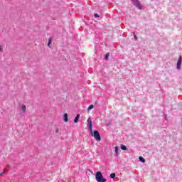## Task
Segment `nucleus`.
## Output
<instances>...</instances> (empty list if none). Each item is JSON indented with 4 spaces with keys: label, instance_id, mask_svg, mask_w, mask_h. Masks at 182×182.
Segmentation results:
<instances>
[{
    "label": "nucleus",
    "instance_id": "19",
    "mask_svg": "<svg viewBox=\"0 0 182 182\" xmlns=\"http://www.w3.org/2000/svg\"><path fill=\"white\" fill-rule=\"evenodd\" d=\"M105 59H106V60L109 59V53H107V54L105 55Z\"/></svg>",
    "mask_w": 182,
    "mask_h": 182
},
{
    "label": "nucleus",
    "instance_id": "10",
    "mask_svg": "<svg viewBox=\"0 0 182 182\" xmlns=\"http://www.w3.org/2000/svg\"><path fill=\"white\" fill-rule=\"evenodd\" d=\"M87 122L88 123V126H92V119H90V118H88Z\"/></svg>",
    "mask_w": 182,
    "mask_h": 182
},
{
    "label": "nucleus",
    "instance_id": "16",
    "mask_svg": "<svg viewBox=\"0 0 182 182\" xmlns=\"http://www.w3.org/2000/svg\"><path fill=\"white\" fill-rule=\"evenodd\" d=\"M0 52H4V47L0 45Z\"/></svg>",
    "mask_w": 182,
    "mask_h": 182
},
{
    "label": "nucleus",
    "instance_id": "13",
    "mask_svg": "<svg viewBox=\"0 0 182 182\" xmlns=\"http://www.w3.org/2000/svg\"><path fill=\"white\" fill-rule=\"evenodd\" d=\"M50 43H52V39L49 38L48 39V46H50Z\"/></svg>",
    "mask_w": 182,
    "mask_h": 182
},
{
    "label": "nucleus",
    "instance_id": "14",
    "mask_svg": "<svg viewBox=\"0 0 182 182\" xmlns=\"http://www.w3.org/2000/svg\"><path fill=\"white\" fill-rule=\"evenodd\" d=\"M93 107H95V106L93 105H90L88 107V110H92V109H93Z\"/></svg>",
    "mask_w": 182,
    "mask_h": 182
},
{
    "label": "nucleus",
    "instance_id": "1",
    "mask_svg": "<svg viewBox=\"0 0 182 182\" xmlns=\"http://www.w3.org/2000/svg\"><path fill=\"white\" fill-rule=\"evenodd\" d=\"M95 178L97 182H106V178L103 177L102 172L97 171L95 173Z\"/></svg>",
    "mask_w": 182,
    "mask_h": 182
},
{
    "label": "nucleus",
    "instance_id": "20",
    "mask_svg": "<svg viewBox=\"0 0 182 182\" xmlns=\"http://www.w3.org/2000/svg\"><path fill=\"white\" fill-rule=\"evenodd\" d=\"M55 133H59V129H57L55 130Z\"/></svg>",
    "mask_w": 182,
    "mask_h": 182
},
{
    "label": "nucleus",
    "instance_id": "12",
    "mask_svg": "<svg viewBox=\"0 0 182 182\" xmlns=\"http://www.w3.org/2000/svg\"><path fill=\"white\" fill-rule=\"evenodd\" d=\"M121 149H122V150H127V147L126 146H124V145H122L121 146Z\"/></svg>",
    "mask_w": 182,
    "mask_h": 182
},
{
    "label": "nucleus",
    "instance_id": "9",
    "mask_svg": "<svg viewBox=\"0 0 182 182\" xmlns=\"http://www.w3.org/2000/svg\"><path fill=\"white\" fill-rule=\"evenodd\" d=\"M139 161H141V163H146V159H144V158H143L142 156H139Z\"/></svg>",
    "mask_w": 182,
    "mask_h": 182
},
{
    "label": "nucleus",
    "instance_id": "3",
    "mask_svg": "<svg viewBox=\"0 0 182 182\" xmlns=\"http://www.w3.org/2000/svg\"><path fill=\"white\" fill-rule=\"evenodd\" d=\"M133 4L135 6H136L137 8H141V6L140 5V2H139V0H135L133 1Z\"/></svg>",
    "mask_w": 182,
    "mask_h": 182
},
{
    "label": "nucleus",
    "instance_id": "7",
    "mask_svg": "<svg viewBox=\"0 0 182 182\" xmlns=\"http://www.w3.org/2000/svg\"><path fill=\"white\" fill-rule=\"evenodd\" d=\"M68 114L67 113H65V114H64V122H65V123H68Z\"/></svg>",
    "mask_w": 182,
    "mask_h": 182
},
{
    "label": "nucleus",
    "instance_id": "17",
    "mask_svg": "<svg viewBox=\"0 0 182 182\" xmlns=\"http://www.w3.org/2000/svg\"><path fill=\"white\" fill-rule=\"evenodd\" d=\"M4 173H8V171L4 170V171L3 173H0V176H3Z\"/></svg>",
    "mask_w": 182,
    "mask_h": 182
},
{
    "label": "nucleus",
    "instance_id": "11",
    "mask_svg": "<svg viewBox=\"0 0 182 182\" xmlns=\"http://www.w3.org/2000/svg\"><path fill=\"white\" fill-rule=\"evenodd\" d=\"M114 177H116V173H113L110 174V178H114Z\"/></svg>",
    "mask_w": 182,
    "mask_h": 182
},
{
    "label": "nucleus",
    "instance_id": "8",
    "mask_svg": "<svg viewBox=\"0 0 182 182\" xmlns=\"http://www.w3.org/2000/svg\"><path fill=\"white\" fill-rule=\"evenodd\" d=\"M115 150V156L117 157L119 156V147L116 146L114 148Z\"/></svg>",
    "mask_w": 182,
    "mask_h": 182
},
{
    "label": "nucleus",
    "instance_id": "5",
    "mask_svg": "<svg viewBox=\"0 0 182 182\" xmlns=\"http://www.w3.org/2000/svg\"><path fill=\"white\" fill-rule=\"evenodd\" d=\"M80 117V114H77V116L75 117V119H74V122L77 123V122H79V118Z\"/></svg>",
    "mask_w": 182,
    "mask_h": 182
},
{
    "label": "nucleus",
    "instance_id": "4",
    "mask_svg": "<svg viewBox=\"0 0 182 182\" xmlns=\"http://www.w3.org/2000/svg\"><path fill=\"white\" fill-rule=\"evenodd\" d=\"M181 61H182V58L181 56H180L177 62V69H180V67L181 66Z\"/></svg>",
    "mask_w": 182,
    "mask_h": 182
},
{
    "label": "nucleus",
    "instance_id": "6",
    "mask_svg": "<svg viewBox=\"0 0 182 182\" xmlns=\"http://www.w3.org/2000/svg\"><path fill=\"white\" fill-rule=\"evenodd\" d=\"M21 110L23 113H25V112H26V106L25 105H21Z\"/></svg>",
    "mask_w": 182,
    "mask_h": 182
},
{
    "label": "nucleus",
    "instance_id": "21",
    "mask_svg": "<svg viewBox=\"0 0 182 182\" xmlns=\"http://www.w3.org/2000/svg\"><path fill=\"white\" fill-rule=\"evenodd\" d=\"M134 39H135V41H137V36H134Z\"/></svg>",
    "mask_w": 182,
    "mask_h": 182
},
{
    "label": "nucleus",
    "instance_id": "18",
    "mask_svg": "<svg viewBox=\"0 0 182 182\" xmlns=\"http://www.w3.org/2000/svg\"><path fill=\"white\" fill-rule=\"evenodd\" d=\"M95 18H100L99 14H94Z\"/></svg>",
    "mask_w": 182,
    "mask_h": 182
},
{
    "label": "nucleus",
    "instance_id": "2",
    "mask_svg": "<svg viewBox=\"0 0 182 182\" xmlns=\"http://www.w3.org/2000/svg\"><path fill=\"white\" fill-rule=\"evenodd\" d=\"M91 136H92V137H94L97 141H100V140H102L99 131H94Z\"/></svg>",
    "mask_w": 182,
    "mask_h": 182
},
{
    "label": "nucleus",
    "instance_id": "15",
    "mask_svg": "<svg viewBox=\"0 0 182 182\" xmlns=\"http://www.w3.org/2000/svg\"><path fill=\"white\" fill-rule=\"evenodd\" d=\"M88 127H89L90 131L91 132V134H92V133H93V129H92V125L88 126Z\"/></svg>",
    "mask_w": 182,
    "mask_h": 182
}]
</instances>
